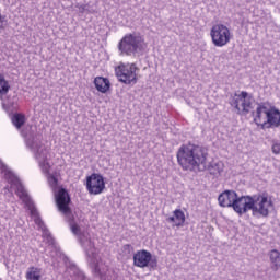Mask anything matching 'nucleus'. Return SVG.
<instances>
[{"instance_id":"nucleus-19","label":"nucleus","mask_w":280,"mask_h":280,"mask_svg":"<svg viewBox=\"0 0 280 280\" xmlns=\"http://www.w3.org/2000/svg\"><path fill=\"white\" fill-rule=\"evenodd\" d=\"M206 170H208L212 176H220V174L224 172V163L222 161L212 162L206 167Z\"/></svg>"},{"instance_id":"nucleus-13","label":"nucleus","mask_w":280,"mask_h":280,"mask_svg":"<svg viewBox=\"0 0 280 280\" xmlns=\"http://www.w3.org/2000/svg\"><path fill=\"white\" fill-rule=\"evenodd\" d=\"M270 113V107L268 104L260 103L256 107V112H253L254 122L256 126H260L261 130H266V121L268 120V115Z\"/></svg>"},{"instance_id":"nucleus-16","label":"nucleus","mask_w":280,"mask_h":280,"mask_svg":"<svg viewBox=\"0 0 280 280\" xmlns=\"http://www.w3.org/2000/svg\"><path fill=\"white\" fill-rule=\"evenodd\" d=\"M266 128H280V110L277 107H270L267 121L265 122Z\"/></svg>"},{"instance_id":"nucleus-24","label":"nucleus","mask_w":280,"mask_h":280,"mask_svg":"<svg viewBox=\"0 0 280 280\" xmlns=\"http://www.w3.org/2000/svg\"><path fill=\"white\" fill-rule=\"evenodd\" d=\"M10 91V84L5 80V77L3 74H0V94L1 93H8Z\"/></svg>"},{"instance_id":"nucleus-8","label":"nucleus","mask_w":280,"mask_h":280,"mask_svg":"<svg viewBox=\"0 0 280 280\" xmlns=\"http://www.w3.org/2000/svg\"><path fill=\"white\" fill-rule=\"evenodd\" d=\"M210 36L214 47H226L231 43V30L224 24L213 25L210 31Z\"/></svg>"},{"instance_id":"nucleus-29","label":"nucleus","mask_w":280,"mask_h":280,"mask_svg":"<svg viewBox=\"0 0 280 280\" xmlns=\"http://www.w3.org/2000/svg\"><path fill=\"white\" fill-rule=\"evenodd\" d=\"M62 261L63 264H66V266H73V264H71V260L69 259V256H67L66 254H62Z\"/></svg>"},{"instance_id":"nucleus-1","label":"nucleus","mask_w":280,"mask_h":280,"mask_svg":"<svg viewBox=\"0 0 280 280\" xmlns=\"http://www.w3.org/2000/svg\"><path fill=\"white\" fill-rule=\"evenodd\" d=\"M36 126H31L25 135V145L32 152L35 161L38 163L43 174H46L48 185L51 189L58 187V172L49 173L51 170V149L43 141V135L36 131Z\"/></svg>"},{"instance_id":"nucleus-17","label":"nucleus","mask_w":280,"mask_h":280,"mask_svg":"<svg viewBox=\"0 0 280 280\" xmlns=\"http://www.w3.org/2000/svg\"><path fill=\"white\" fill-rule=\"evenodd\" d=\"M94 86L98 93H108L110 90V81L108 78L96 77L94 79Z\"/></svg>"},{"instance_id":"nucleus-12","label":"nucleus","mask_w":280,"mask_h":280,"mask_svg":"<svg viewBox=\"0 0 280 280\" xmlns=\"http://www.w3.org/2000/svg\"><path fill=\"white\" fill-rule=\"evenodd\" d=\"M253 196H236L234 203H232V209L238 215H244V213H248V211H253Z\"/></svg>"},{"instance_id":"nucleus-27","label":"nucleus","mask_w":280,"mask_h":280,"mask_svg":"<svg viewBox=\"0 0 280 280\" xmlns=\"http://www.w3.org/2000/svg\"><path fill=\"white\" fill-rule=\"evenodd\" d=\"M271 150L273 154H280V142L277 140H272Z\"/></svg>"},{"instance_id":"nucleus-26","label":"nucleus","mask_w":280,"mask_h":280,"mask_svg":"<svg viewBox=\"0 0 280 280\" xmlns=\"http://www.w3.org/2000/svg\"><path fill=\"white\" fill-rule=\"evenodd\" d=\"M75 8L79 10L80 14H84V12H91L89 11V4L77 3Z\"/></svg>"},{"instance_id":"nucleus-23","label":"nucleus","mask_w":280,"mask_h":280,"mask_svg":"<svg viewBox=\"0 0 280 280\" xmlns=\"http://www.w3.org/2000/svg\"><path fill=\"white\" fill-rule=\"evenodd\" d=\"M8 247H0V261H3L4 266L8 268L10 265V253L7 252Z\"/></svg>"},{"instance_id":"nucleus-15","label":"nucleus","mask_w":280,"mask_h":280,"mask_svg":"<svg viewBox=\"0 0 280 280\" xmlns=\"http://www.w3.org/2000/svg\"><path fill=\"white\" fill-rule=\"evenodd\" d=\"M237 198L235 190H225L219 195L218 201L220 207H232Z\"/></svg>"},{"instance_id":"nucleus-22","label":"nucleus","mask_w":280,"mask_h":280,"mask_svg":"<svg viewBox=\"0 0 280 280\" xmlns=\"http://www.w3.org/2000/svg\"><path fill=\"white\" fill-rule=\"evenodd\" d=\"M11 121H12L13 126H15V128H18V130H21V128H23V126L25 125V115L14 114L11 118Z\"/></svg>"},{"instance_id":"nucleus-25","label":"nucleus","mask_w":280,"mask_h":280,"mask_svg":"<svg viewBox=\"0 0 280 280\" xmlns=\"http://www.w3.org/2000/svg\"><path fill=\"white\" fill-rule=\"evenodd\" d=\"M27 280H40V275L36 272V268L31 267L30 270L26 272Z\"/></svg>"},{"instance_id":"nucleus-10","label":"nucleus","mask_w":280,"mask_h":280,"mask_svg":"<svg viewBox=\"0 0 280 280\" xmlns=\"http://www.w3.org/2000/svg\"><path fill=\"white\" fill-rule=\"evenodd\" d=\"M85 254L94 277L104 279V273L102 272V269H100V259H102L100 257V248L95 246H89L85 248Z\"/></svg>"},{"instance_id":"nucleus-14","label":"nucleus","mask_w":280,"mask_h":280,"mask_svg":"<svg viewBox=\"0 0 280 280\" xmlns=\"http://www.w3.org/2000/svg\"><path fill=\"white\" fill-rule=\"evenodd\" d=\"M71 202V197L69 192L65 188H60L58 194L56 195V203L58 210L65 215H69L71 213V208H69V203Z\"/></svg>"},{"instance_id":"nucleus-3","label":"nucleus","mask_w":280,"mask_h":280,"mask_svg":"<svg viewBox=\"0 0 280 280\" xmlns=\"http://www.w3.org/2000/svg\"><path fill=\"white\" fill-rule=\"evenodd\" d=\"M207 149L196 144H183L177 151V163L185 172L207 170Z\"/></svg>"},{"instance_id":"nucleus-21","label":"nucleus","mask_w":280,"mask_h":280,"mask_svg":"<svg viewBox=\"0 0 280 280\" xmlns=\"http://www.w3.org/2000/svg\"><path fill=\"white\" fill-rule=\"evenodd\" d=\"M2 108H4L7 113H14V110L19 108V105L14 98H8L7 101H3Z\"/></svg>"},{"instance_id":"nucleus-4","label":"nucleus","mask_w":280,"mask_h":280,"mask_svg":"<svg viewBox=\"0 0 280 280\" xmlns=\"http://www.w3.org/2000/svg\"><path fill=\"white\" fill-rule=\"evenodd\" d=\"M117 47L119 56H139L145 49V37L139 33H127Z\"/></svg>"},{"instance_id":"nucleus-30","label":"nucleus","mask_w":280,"mask_h":280,"mask_svg":"<svg viewBox=\"0 0 280 280\" xmlns=\"http://www.w3.org/2000/svg\"><path fill=\"white\" fill-rule=\"evenodd\" d=\"M1 231H2V228H1V225H0V233H1Z\"/></svg>"},{"instance_id":"nucleus-9","label":"nucleus","mask_w":280,"mask_h":280,"mask_svg":"<svg viewBox=\"0 0 280 280\" xmlns=\"http://www.w3.org/2000/svg\"><path fill=\"white\" fill-rule=\"evenodd\" d=\"M137 65H119L115 68V74L122 84H137Z\"/></svg>"},{"instance_id":"nucleus-11","label":"nucleus","mask_w":280,"mask_h":280,"mask_svg":"<svg viewBox=\"0 0 280 280\" xmlns=\"http://www.w3.org/2000/svg\"><path fill=\"white\" fill-rule=\"evenodd\" d=\"M86 189L89 194L93 196H100L106 189V182H104V176L94 173L86 177Z\"/></svg>"},{"instance_id":"nucleus-7","label":"nucleus","mask_w":280,"mask_h":280,"mask_svg":"<svg viewBox=\"0 0 280 280\" xmlns=\"http://www.w3.org/2000/svg\"><path fill=\"white\" fill-rule=\"evenodd\" d=\"M230 105L235 108L237 115H248L253 108V96L248 92L242 91L240 94L235 93L230 97Z\"/></svg>"},{"instance_id":"nucleus-5","label":"nucleus","mask_w":280,"mask_h":280,"mask_svg":"<svg viewBox=\"0 0 280 280\" xmlns=\"http://www.w3.org/2000/svg\"><path fill=\"white\" fill-rule=\"evenodd\" d=\"M253 215H261L262 218H268L270 215L271 209L275 208V203H272V197L268 195V192H260L252 196Z\"/></svg>"},{"instance_id":"nucleus-6","label":"nucleus","mask_w":280,"mask_h":280,"mask_svg":"<svg viewBox=\"0 0 280 280\" xmlns=\"http://www.w3.org/2000/svg\"><path fill=\"white\" fill-rule=\"evenodd\" d=\"M133 266L149 268L150 272H154L159 270V257L147 249H140L133 254Z\"/></svg>"},{"instance_id":"nucleus-18","label":"nucleus","mask_w":280,"mask_h":280,"mask_svg":"<svg viewBox=\"0 0 280 280\" xmlns=\"http://www.w3.org/2000/svg\"><path fill=\"white\" fill-rule=\"evenodd\" d=\"M173 217L166 219L167 222L173 224V226H183L185 224V212L180 209H176Z\"/></svg>"},{"instance_id":"nucleus-2","label":"nucleus","mask_w":280,"mask_h":280,"mask_svg":"<svg viewBox=\"0 0 280 280\" xmlns=\"http://www.w3.org/2000/svg\"><path fill=\"white\" fill-rule=\"evenodd\" d=\"M0 172L1 174H4L5 180L9 183V185H11L9 191H15L16 196H19L20 200H22V202H24L25 207L28 209L31 218H33L36 226H38L43 233L45 244L48 246H56V238H54L49 230H47L45 222H43V219H40V214L38 213L36 206H34V201H32V198H30L27 190H25V187L21 183V179H19V177L11 170H9L1 160Z\"/></svg>"},{"instance_id":"nucleus-28","label":"nucleus","mask_w":280,"mask_h":280,"mask_svg":"<svg viewBox=\"0 0 280 280\" xmlns=\"http://www.w3.org/2000/svg\"><path fill=\"white\" fill-rule=\"evenodd\" d=\"M71 231H72L73 235H80V233H81L80 226L75 223L71 225Z\"/></svg>"},{"instance_id":"nucleus-20","label":"nucleus","mask_w":280,"mask_h":280,"mask_svg":"<svg viewBox=\"0 0 280 280\" xmlns=\"http://www.w3.org/2000/svg\"><path fill=\"white\" fill-rule=\"evenodd\" d=\"M269 259L272 264L271 266V270H273V272H277V270H279L280 268V253L279 250L277 249H272L270 253H269Z\"/></svg>"}]
</instances>
